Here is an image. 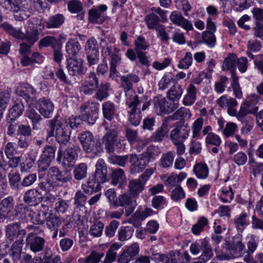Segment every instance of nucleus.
I'll return each instance as SVG.
<instances>
[{"instance_id": "f257e3e1", "label": "nucleus", "mask_w": 263, "mask_h": 263, "mask_svg": "<svg viewBox=\"0 0 263 263\" xmlns=\"http://www.w3.org/2000/svg\"><path fill=\"white\" fill-rule=\"evenodd\" d=\"M83 121L80 116H71L68 119V122L59 115L48 121L50 129L47 130V138L55 137L57 141L61 145H65L70 139V132L69 130L68 124L72 129L78 127Z\"/></svg>"}, {"instance_id": "f03ea898", "label": "nucleus", "mask_w": 263, "mask_h": 263, "mask_svg": "<svg viewBox=\"0 0 263 263\" xmlns=\"http://www.w3.org/2000/svg\"><path fill=\"white\" fill-rule=\"evenodd\" d=\"M78 139L84 151L91 154L92 157L98 156L103 152V148L100 142H95L93 136L89 131H85L79 135Z\"/></svg>"}, {"instance_id": "7ed1b4c3", "label": "nucleus", "mask_w": 263, "mask_h": 263, "mask_svg": "<svg viewBox=\"0 0 263 263\" xmlns=\"http://www.w3.org/2000/svg\"><path fill=\"white\" fill-rule=\"evenodd\" d=\"M6 241L2 242V245L5 246L6 249L10 247V244L13 242L16 238L22 239L26 235L27 231L26 229H21V223L15 222L8 224L5 228Z\"/></svg>"}, {"instance_id": "20e7f679", "label": "nucleus", "mask_w": 263, "mask_h": 263, "mask_svg": "<svg viewBox=\"0 0 263 263\" xmlns=\"http://www.w3.org/2000/svg\"><path fill=\"white\" fill-rule=\"evenodd\" d=\"M154 109L158 115L168 114L172 112L178 107L179 104L177 102L170 103L162 95L155 97L153 100Z\"/></svg>"}, {"instance_id": "39448f33", "label": "nucleus", "mask_w": 263, "mask_h": 263, "mask_svg": "<svg viewBox=\"0 0 263 263\" xmlns=\"http://www.w3.org/2000/svg\"><path fill=\"white\" fill-rule=\"evenodd\" d=\"M120 80L121 85L125 94L126 100L139 98L138 95L133 89V83H138L140 81L138 76L134 73H130L121 76Z\"/></svg>"}, {"instance_id": "423d86ee", "label": "nucleus", "mask_w": 263, "mask_h": 263, "mask_svg": "<svg viewBox=\"0 0 263 263\" xmlns=\"http://www.w3.org/2000/svg\"><path fill=\"white\" fill-rule=\"evenodd\" d=\"M142 101V98L141 99L137 98L125 100V103L128 108L129 121L135 126L138 125L141 120V111L140 109L138 108L137 106Z\"/></svg>"}, {"instance_id": "0eeeda50", "label": "nucleus", "mask_w": 263, "mask_h": 263, "mask_svg": "<svg viewBox=\"0 0 263 263\" xmlns=\"http://www.w3.org/2000/svg\"><path fill=\"white\" fill-rule=\"evenodd\" d=\"M99 81L94 72L88 74L86 80L81 85L80 91L86 95H91L99 87Z\"/></svg>"}, {"instance_id": "6e6552de", "label": "nucleus", "mask_w": 263, "mask_h": 263, "mask_svg": "<svg viewBox=\"0 0 263 263\" xmlns=\"http://www.w3.org/2000/svg\"><path fill=\"white\" fill-rule=\"evenodd\" d=\"M134 198L130 193L127 192L119 195L116 201V206L125 208L126 216L131 215L136 208V204Z\"/></svg>"}, {"instance_id": "1a4fd4ad", "label": "nucleus", "mask_w": 263, "mask_h": 263, "mask_svg": "<svg viewBox=\"0 0 263 263\" xmlns=\"http://www.w3.org/2000/svg\"><path fill=\"white\" fill-rule=\"evenodd\" d=\"M26 246L34 252H39L43 250L45 247V240L39 236L33 234H28L25 240Z\"/></svg>"}, {"instance_id": "9d476101", "label": "nucleus", "mask_w": 263, "mask_h": 263, "mask_svg": "<svg viewBox=\"0 0 263 263\" xmlns=\"http://www.w3.org/2000/svg\"><path fill=\"white\" fill-rule=\"evenodd\" d=\"M55 149L52 146H46L39 160V168L41 171H45L50 165V162L54 158Z\"/></svg>"}, {"instance_id": "9b49d317", "label": "nucleus", "mask_w": 263, "mask_h": 263, "mask_svg": "<svg viewBox=\"0 0 263 263\" xmlns=\"http://www.w3.org/2000/svg\"><path fill=\"white\" fill-rule=\"evenodd\" d=\"M102 141L106 152L108 154L113 153L118 141L117 131L115 129H109L103 137Z\"/></svg>"}, {"instance_id": "f8f14e48", "label": "nucleus", "mask_w": 263, "mask_h": 263, "mask_svg": "<svg viewBox=\"0 0 263 263\" xmlns=\"http://www.w3.org/2000/svg\"><path fill=\"white\" fill-rule=\"evenodd\" d=\"M129 161L131 164L130 171L132 174H136L142 172L149 163L143 155H141L140 158H139L135 154L129 155Z\"/></svg>"}, {"instance_id": "ddd939ff", "label": "nucleus", "mask_w": 263, "mask_h": 263, "mask_svg": "<svg viewBox=\"0 0 263 263\" xmlns=\"http://www.w3.org/2000/svg\"><path fill=\"white\" fill-rule=\"evenodd\" d=\"M36 108L43 117L49 118L53 113L54 105L49 99L41 98L36 102Z\"/></svg>"}, {"instance_id": "4468645a", "label": "nucleus", "mask_w": 263, "mask_h": 263, "mask_svg": "<svg viewBox=\"0 0 263 263\" xmlns=\"http://www.w3.org/2000/svg\"><path fill=\"white\" fill-rule=\"evenodd\" d=\"M229 251L231 256L225 255L224 259H229L231 258L241 257L246 253L245 246L240 238H235L229 247Z\"/></svg>"}, {"instance_id": "2eb2a0df", "label": "nucleus", "mask_w": 263, "mask_h": 263, "mask_svg": "<svg viewBox=\"0 0 263 263\" xmlns=\"http://www.w3.org/2000/svg\"><path fill=\"white\" fill-rule=\"evenodd\" d=\"M217 104L222 108H227V112L231 116L235 115L236 109L235 107L238 103L235 99L233 98H228L227 95H223L216 101Z\"/></svg>"}, {"instance_id": "dca6fc26", "label": "nucleus", "mask_w": 263, "mask_h": 263, "mask_svg": "<svg viewBox=\"0 0 263 263\" xmlns=\"http://www.w3.org/2000/svg\"><path fill=\"white\" fill-rule=\"evenodd\" d=\"M83 62L81 59H70L67 60V69L68 73L72 76L84 74L86 72V68L83 67Z\"/></svg>"}, {"instance_id": "f3484780", "label": "nucleus", "mask_w": 263, "mask_h": 263, "mask_svg": "<svg viewBox=\"0 0 263 263\" xmlns=\"http://www.w3.org/2000/svg\"><path fill=\"white\" fill-rule=\"evenodd\" d=\"M79 147L73 145L69 146L63 153L62 163L65 166L71 167L75 163L78 157Z\"/></svg>"}, {"instance_id": "a211bd4d", "label": "nucleus", "mask_w": 263, "mask_h": 263, "mask_svg": "<svg viewBox=\"0 0 263 263\" xmlns=\"http://www.w3.org/2000/svg\"><path fill=\"white\" fill-rule=\"evenodd\" d=\"M48 175L54 178L58 182L61 183H66L71 179V175L69 172L61 171L58 167L52 166L48 171Z\"/></svg>"}, {"instance_id": "6ab92c4d", "label": "nucleus", "mask_w": 263, "mask_h": 263, "mask_svg": "<svg viewBox=\"0 0 263 263\" xmlns=\"http://www.w3.org/2000/svg\"><path fill=\"white\" fill-rule=\"evenodd\" d=\"M107 7L105 5H101L97 8L91 9L88 12L89 21L92 23H102L104 21V12Z\"/></svg>"}, {"instance_id": "aec40b11", "label": "nucleus", "mask_w": 263, "mask_h": 263, "mask_svg": "<svg viewBox=\"0 0 263 263\" xmlns=\"http://www.w3.org/2000/svg\"><path fill=\"white\" fill-rule=\"evenodd\" d=\"M180 253L178 251L171 252L169 254L160 253H153L152 259L156 262L162 263H177V257Z\"/></svg>"}, {"instance_id": "412c9836", "label": "nucleus", "mask_w": 263, "mask_h": 263, "mask_svg": "<svg viewBox=\"0 0 263 263\" xmlns=\"http://www.w3.org/2000/svg\"><path fill=\"white\" fill-rule=\"evenodd\" d=\"M14 203L13 198L11 196L3 199L0 202V219H5L8 216L13 209Z\"/></svg>"}, {"instance_id": "4be33fe9", "label": "nucleus", "mask_w": 263, "mask_h": 263, "mask_svg": "<svg viewBox=\"0 0 263 263\" xmlns=\"http://www.w3.org/2000/svg\"><path fill=\"white\" fill-rule=\"evenodd\" d=\"M42 194L36 189L27 190L24 195V201L30 205H35L41 202Z\"/></svg>"}, {"instance_id": "5701e85b", "label": "nucleus", "mask_w": 263, "mask_h": 263, "mask_svg": "<svg viewBox=\"0 0 263 263\" xmlns=\"http://www.w3.org/2000/svg\"><path fill=\"white\" fill-rule=\"evenodd\" d=\"M24 240L17 239L15 240L9 250L8 254L14 261H17L21 259Z\"/></svg>"}, {"instance_id": "b1692460", "label": "nucleus", "mask_w": 263, "mask_h": 263, "mask_svg": "<svg viewBox=\"0 0 263 263\" xmlns=\"http://www.w3.org/2000/svg\"><path fill=\"white\" fill-rule=\"evenodd\" d=\"M170 20L174 24L181 27L186 31L192 30L193 29V27L192 23L187 20L184 18V17L178 14L176 11H174L172 13L170 16Z\"/></svg>"}, {"instance_id": "393cba45", "label": "nucleus", "mask_w": 263, "mask_h": 263, "mask_svg": "<svg viewBox=\"0 0 263 263\" xmlns=\"http://www.w3.org/2000/svg\"><path fill=\"white\" fill-rule=\"evenodd\" d=\"M29 6L27 3H21L17 5L14 10V18L16 20L22 21L27 19L30 16L31 12L29 10Z\"/></svg>"}, {"instance_id": "a878e982", "label": "nucleus", "mask_w": 263, "mask_h": 263, "mask_svg": "<svg viewBox=\"0 0 263 263\" xmlns=\"http://www.w3.org/2000/svg\"><path fill=\"white\" fill-rule=\"evenodd\" d=\"M65 18L62 14H57L49 16L45 22L47 29H59L65 22Z\"/></svg>"}, {"instance_id": "bb28decb", "label": "nucleus", "mask_w": 263, "mask_h": 263, "mask_svg": "<svg viewBox=\"0 0 263 263\" xmlns=\"http://www.w3.org/2000/svg\"><path fill=\"white\" fill-rule=\"evenodd\" d=\"M65 49L70 59L76 57L81 49V47L77 39H70L66 43Z\"/></svg>"}, {"instance_id": "cd10ccee", "label": "nucleus", "mask_w": 263, "mask_h": 263, "mask_svg": "<svg viewBox=\"0 0 263 263\" xmlns=\"http://www.w3.org/2000/svg\"><path fill=\"white\" fill-rule=\"evenodd\" d=\"M145 183L140 178L130 180L128 185L129 193L133 197H137L144 189Z\"/></svg>"}, {"instance_id": "c85d7f7f", "label": "nucleus", "mask_w": 263, "mask_h": 263, "mask_svg": "<svg viewBox=\"0 0 263 263\" xmlns=\"http://www.w3.org/2000/svg\"><path fill=\"white\" fill-rule=\"evenodd\" d=\"M189 136V130L177 127L171 132L170 138L173 144L183 142Z\"/></svg>"}, {"instance_id": "c756f323", "label": "nucleus", "mask_w": 263, "mask_h": 263, "mask_svg": "<svg viewBox=\"0 0 263 263\" xmlns=\"http://www.w3.org/2000/svg\"><path fill=\"white\" fill-rule=\"evenodd\" d=\"M183 93V89L181 85L179 84H174L167 91V97L172 103L177 102L179 104L178 101L181 98Z\"/></svg>"}, {"instance_id": "7c9ffc66", "label": "nucleus", "mask_w": 263, "mask_h": 263, "mask_svg": "<svg viewBox=\"0 0 263 263\" xmlns=\"http://www.w3.org/2000/svg\"><path fill=\"white\" fill-rule=\"evenodd\" d=\"M81 187L83 192L88 195L97 192L101 189V185L91 177H89L86 182L83 183Z\"/></svg>"}, {"instance_id": "2f4dec72", "label": "nucleus", "mask_w": 263, "mask_h": 263, "mask_svg": "<svg viewBox=\"0 0 263 263\" xmlns=\"http://www.w3.org/2000/svg\"><path fill=\"white\" fill-rule=\"evenodd\" d=\"M169 123L167 120H165L161 126L153 134L150 138L152 142H161L164 137L168 132Z\"/></svg>"}, {"instance_id": "473e14b6", "label": "nucleus", "mask_w": 263, "mask_h": 263, "mask_svg": "<svg viewBox=\"0 0 263 263\" xmlns=\"http://www.w3.org/2000/svg\"><path fill=\"white\" fill-rule=\"evenodd\" d=\"M24 107L23 103L20 102L15 103L13 106L9 110L7 117V121L9 123L15 121L23 113Z\"/></svg>"}, {"instance_id": "72a5a7b5", "label": "nucleus", "mask_w": 263, "mask_h": 263, "mask_svg": "<svg viewBox=\"0 0 263 263\" xmlns=\"http://www.w3.org/2000/svg\"><path fill=\"white\" fill-rule=\"evenodd\" d=\"M197 89L193 84H190L186 89V94L184 96L183 103L185 106H191L196 100Z\"/></svg>"}, {"instance_id": "f704fd0d", "label": "nucleus", "mask_w": 263, "mask_h": 263, "mask_svg": "<svg viewBox=\"0 0 263 263\" xmlns=\"http://www.w3.org/2000/svg\"><path fill=\"white\" fill-rule=\"evenodd\" d=\"M99 103L88 101L81 105L80 112V114L89 113L99 116Z\"/></svg>"}, {"instance_id": "c9c22d12", "label": "nucleus", "mask_w": 263, "mask_h": 263, "mask_svg": "<svg viewBox=\"0 0 263 263\" xmlns=\"http://www.w3.org/2000/svg\"><path fill=\"white\" fill-rule=\"evenodd\" d=\"M201 246L202 247V253L198 257V259L204 260L207 262L213 256L212 248L210 245L208 240L206 238L201 240Z\"/></svg>"}, {"instance_id": "e433bc0d", "label": "nucleus", "mask_w": 263, "mask_h": 263, "mask_svg": "<svg viewBox=\"0 0 263 263\" xmlns=\"http://www.w3.org/2000/svg\"><path fill=\"white\" fill-rule=\"evenodd\" d=\"M16 92L18 95L23 97L25 99H27L29 98V93L33 95H35L36 90L29 84L23 83L20 84L17 88Z\"/></svg>"}, {"instance_id": "4c0bfd02", "label": "nucleus", "mask_w": 263, "mask_h": 263, "mask_svg": "<svg viewBox=\"0 0 263 263\" xmlns=\"http://www.w3.org/2000/svg\"><path fill=\"white\" fill-rule=\"evenodd\" d=\"M24 36V40L28 43L33 45L36 42L39 37V32L37 28L33 27H28L26 30Z\"/></svg>"}, {"instance_id": "58836bf2", "label": "nucleus", "mask_w": 263, "mask_h": 263, "mask_svg": "<svg viewBox=\"0 0 263 263\" xmlns=\"http://www.w3.org/2000/svg\"><path fill=\"white\" fill-rule=\"evenodd\" d=\"M68 9L71 13H80L77 15L79 20H82L84 13L83 12L82 3L78 0H72L68 3Z\"/></svg>"}, {"instance_id": "ea45409f", "label": "nucleus", "mask_w": 263, "mask_h": 263, "mask_svg": "<svg viewBox=\"0 0 263 263\" xmlns=\"http://www.w3.org/2000/svg\"><path fill=\"white\" fill-rule=\"evenodd\" d=\"M126 181V177L123 170L118 168L114 169L112 174V183L114 185H117L119 184V187H121Z\"/></svg>"}, {"instance_id": "a19ab883", "label": "nucleus", "mask_w": 263, "mask_h": 263, "mask_svg": "<svg viewBox=\"0 0 263 263\" xmlns=\"http://www.w3.org/2000/svg\"><path fill=\"white\" fill-rule=\"evenodd\" d=\"M248 214L246 213L236 215L234 219V224L238 231L242 232L245 228L249 224Z\"/></svg>"}, {"instance_id": "79ce46f5", "label": "nucleus", "mask_w": 263, "mask_h": 263, "mask_svg": "<svg viewBox=\"0 0 263 263\" xmlns=\"http://www.w3.org/2000/svg\"><path fill=\"white\" fill-rule=\"evenodd\" d=\"M9 182L12 189L19 192L22 191V180L17 173H10L8 175Z\"/></svg>"}, {"instance_id": "37998d69", "label": "nucleus", "mask_w": 263, "mask_h": 263, "mask_svg": "<svg viewBox=\"0 0 263 263\" xmlns=\"http://www.w3.org/2000/svg\"><path fill=\"white\" fill-rule=\"evenodd\" d=\"M102 111L105 119L111 121L114 117L115 107L113 103L107 101L102 104Z\"/></svg>"}, {"instance_id": "c03bdc74", "label": "nucleus", "mask_w": 263, "mask_h": 263, "mask_svg": "<svg viewBox=\"0 0 263 263\" xmlns=\"http://www.w3.org/2000/svg\"><path fill=\"white\" fill-rule=\"evenodd\" d=\"M144 20L147 27L149 29H155L157 30L159 28L163 26L159 23L160 19L159 17L153 13L147 15Z\"/></svg>"}, {"instance_id": "a18cd8bd", "label": "nucleus", "mask_w": 263, "mask_h": 263, "mask_svg": "<svg viewBox=\"0 0 263 263\" xmlns=\"http://www.w3.org/2000/svg\"><path fill=\"white\" fill-rule=\"evenodd\" d=\"M193 171L196 176L200 179H206L209 174V168L206 164L198 163L194 165Z\"/></svg>"}, {"instance_id": "49530a36", "label": "nucleus", "mask_w": 263, "mask_h": 263, "mask_svg": "<svg viewBox=\"0 0 263 263\" xmlns=\"http://www.w3.org/2000/svg\"><path fill=\"white\" fill-rule=\"evenodd\" d=\"M109 87L110 85L108 83H101L96 90L95 98L100 101L106 99L109 96L108 90Z\"/></svg>"}, {"instance_id": "de8ad7c7", "label": "nucleus", "mask_w": 263, "mask_h": 263, "mask_svg": "<svg viewBox=\"0 0 263 263\" xmlns=\"http://www.w3.org/2000/svg\"><path fill=\"white\" fill-rule=\"evenodd\" d=\"M87 165L85 163H81L76 166L73 170L74 178L77 180H81L87 176Z\"/></svg>"}, {"instance_id": "09e8293b", "label": "nucleus", "mask_w": 263, "mask_h": 263, "mask_svg": "<svg viewBox=\"0 0 263 263\" xmlns=\"http://www.w3.org/2000/svg\"><path fill=\"white\" fill-rule=\"evenodd\" d=\"M25 116L29 118L32 123L33 128L37 129V124H38L42 118L41 116L33 108H29L25 112Z\"/></svg>"}, {"instance_id": "8fccbe9b", "label": "nucleus", "mask_w": 263, "mask_h": 263, "mask_svg": "<svg viewBox=\"0 0 263 263\" xmlns=\"http://www.w3.org/2000/svg\"><path fill=\"white\" fill-rule=\"evenodd\" d=\"M161 153V151L157 146L154 145H149L146 148V151L142 155L144 158L148 160V162L153 159H155Z\"/></svg>"}, {"instance_id": "3c124183", "label": "nucleus", "mask_w": 263, "mask_h": 263, "mask_svg": "<svg viewBox=\"0 0 263 263\" xmlns=\"http://www.w3.org/2000/svg\"><path fill=\"white\" fill-rule=\"evenodd\" d=\"M58 40L53 36H46L42 38L39 42V47L40 49L43 47H47L49 46L55 48L57 46Z\"/></svg>"}, {"instance_id": "603ef678", "label": "nucleus", "mask_w": 263, "mask_h": 263, "mask_svg": "<svg viewBox=\"0 0 263 263\" xmlns=\"http://www.w3.org/2000/svg\"><path fill=\"white\" fill-rule=\"evenodd\" d=\"M232 78L233 82L231 86L233 89V93L236 98L241 99L242 97V93L238 82V78L237 77L234 71H232Z\"/></svg>"}, {"instance_id": "864d4df0", "label": "nucleus", "mask_w": 263, "mask_h": 263, "mask_svg": "<svg viewBox=\"0 0 263 263\" xmlns=\"http://www.w3.org/2000/svg\"><path fill=\"white\" fill-rule=\"evenodd\" d=\"M134 230L129 227H121L118 233V239L123 241L130 239L133 234Z\"/></svg>"}, {"instance_id": "5fc2aeb1", "label": "nucleus", "mask_w": 263, "mask_h": 263, "mask_svg": "<svg viewBox=\"0 0 263 263\" xmlns=\"http://www.w3.org/2000/svg\"><path fill=\"white\" fill-rule=\"evenodd\" d=\"M37 155V152H35L33 155H28V156L26 158V160L24 162H23L21 166V172H26L29 169L31 168L33 164H34L35 160L36 159Z\"/></svg>"}, {"instance_id": "6e6d98bb", "label": "nucleus", "mask_w": 263, "mask_h": 263, "mask_svg": "<svg viewBox=\"0 0 263 263\" xmlns=\"http://www.w3.org/2000/svg\"><path fill=\"white\" fill-rule=\"evenodd\" d=\"M208 219L205 217H200L197 223L195 224L192 228V231L195 235H198L203 230L204 228L208 225Z\"/></svg>"}, {"instance_id": "4d7b16f0", "label": "nucleus", "mask_w": 263, "mask_h": 263, "mask_svg": "<svg viewBox=\"0 0 263 263\" xmlns=\"http://www.w3.org/2000/svg\"><path fill=\"white\" fill-rule=\"evenodd\" d=\"M104 225L101 221H96L90 228L89 234L95 237L102 235Z\"/></svg>"}, {"instance_id": "13d9d810", "label": "nucleus", "mask_w": 263, "mask_h": 263, "mask_svg": "<svg viewBox=\"0 0 263 263\" xmlns=\"http://www.w3.org/2000/svg\"><path fill=\"white\" fill-rule=\"evenodd\" d=\"M110 162L114 164L121 167H125L129 160V156L126 155L124 156L112 155L110 158Z\"/></svg>"}, {"instance_id": "bf43d9fd", "label": "nucleus", "mask_w": 263, "mask_h": 263, "mask_svg": "<svg viewBox=\"0 0 263 263\" xmlns=\"http://www.w3.org/2000/svg\"><path fill=\"white\" fill-rule=\"evenodd\" d=\"M202 39L203 43H205L209 47L213 48L215 46L216 37L213 32L204 31L202 33Z\"/></svg>"}, {"instance_id": "052dcab7", "label": "nucleus", "mask_w": 263, "mask_h": 263, "mask_svg": "<svg viewBox=\"0 0 263 263\" xmlns=\"http://www.w3.org/2000/svg\"><path fill=\"white\" fill-rule=\"evenodd\" d=\"M119 222L116 220H111L108 225L105 228V235L108 238L113 237L116 232V230L119 226Z\"/></svg>"}, {"instance_id": "680f3d73", "label": "nucleus", "mask_w": 263, "mask_h": 263, "mask_svg": "<svg viewBox=\"0 0 263 263\" xmlns=\"http://www.w3.org/2000/svg\"><path fill=\"white\" fill-rule=\"evenodd\" d=\"M174 156V153L172 152L163 154L161 158L160 165L164 168H167L172 166Z\"/></svg>"}, {"instance_id": "e2e57ef3", "label": "nucleus", "mask_w": 263, "mask_h": 263, "mask_svg": "<svg viewBox=\"0 0 263 263\" xmlns=\"http://www.w3.org/2000/svg\"><path fill=\"white\" fill-rule=\"evenodd\" d=\"M193 62L192 54L190 52H186L185 56L179 61L178 67L180 69H187Z\"/></svg>"}, {"instance_id": "0e129e2a", "label": "nucleus", "mask_w": 263, "mask_h": 263, "mask_svg": "<svg viewBox=\"0 0 263 263\" xmlns=\"http://www.w3.org/2000/svg\"><path fill=\"white\" fill-rule=\"evenodd\" d=\"M135 50L136 52H141L149 47L148 43L142 36H139L135 41Z\"/></svg>"}, {"instance_id": "69168bd1", "label": "nucleus", "mask_w": 263, "mask_h": 263, "mask_svg": "<svg viewBox=\"0 0 263 263\" xmlns=\"http://www.w3.org/2000/svg\"><path fill=\"white\" fill-rule=\"evenodd\" d=\"M61 223L60 218L52 215L49 216L46 220L47 227L50 230L58 229Z\"/></svg>"}, {"instance_id": "338daca9", "label": "nucleus", "mask_w": 263, "mask_h": 263, "mask_svg": "<svg viewBox=\"0 0 263 263\" xmlns=\"http://www.w3.org/2000/svg\"><path fill=\"white\" fill-rule=\"evenodd\" d=\"M38 187L43 191L49 192L53 190L54 185L53 182L48 177L41 180L38 184Z\"/></svg>"}, {"instance_id": "774afa93", "label": "nucleus", "mask_w": 263, "mask_h": 263, "mask_svg": "<svg viewBox=\"0 0 263 263\" xmlns=\"http://www.w3.org/2000/svg\"><path fill=\"white\" fill-rule=\"evenodd\" d=\"M104 256L103 253L93 251L85 258L84 263H99Z\"/></svg>"}]
</instances>
